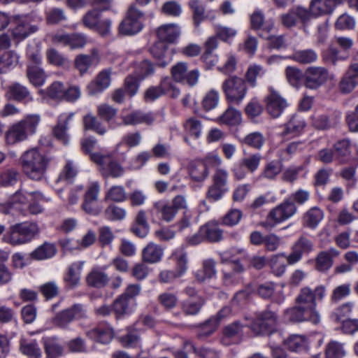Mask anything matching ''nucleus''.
<instances>
[{
	"mask_svg": "<svg viewBox=\"0 0 358 358\" xmlns=\"http://www.w3.org/2000/svg\"><path fill=\"white\" fill-rule=\"evenodd\" d=\"M65 87L62 83L53 82L46 89V95L52 99L62 101L64 99Z\"/></svg>",
	"mask_w": 358,
	"mask_h": 358,
	"instance_id": "63",
	"label": "nucleus"
},
{
	"mask_svg": "<svg viewBox=\"0 0 358 358\" xmlns=\"http://www.w3.org/2000/svg\"><path fill=\"white\" fill-rule=\"evenodd\" d=\"M346 355L344 343L329 341L325 347V358H343Z\"/></svg>",
	"mask_w": 358,
	"mask_h": 358,
	"instance_id": "49",
	"label": "nucleus"
},
{
	"mask_svg": "<svg viewBox=\"0 0 358 358\" xmlns=\"http://www.w3.org/2000/svg\"><path fill=\"white\" fill-rule=\"evenodd\" d=\"M143 15L141 11L131 6L127 11L126 17L119 26L120 33L122 35H133L139 32L143 27L140 21Z\"/></svg>",
	"mask_w": 358,
	"mask_h": 358,
	"instance_id": "11",
	"label": "nucleus"
},
{
	"mask_svg": "<svg viewBox=\"0 0 358 358\" xmlns=\"http://www.w3.org/2000/svg\"><path fill=\"white\" fill-rule=\"evenodd\" d=\"M163 95H167L171 98H176L180 94V90L177 88L172 79L169 77L163 78L159 85Z\"/></svg>",
	"mask_w": 358,
	"mask_h": 358,
	"instance_id": "61",
	"label": "nucleus"
},
{
	"mask_svg": "<svg viewBox=\"0 0 358 358\" xmlns=\"http://www.w3.org/2000/svg\"><path fill=\"white\" fill-rule=\"evenodd\" d=\"M357 85L352 68L350 66L338 83V90L343 94H348L354 90Z\"/></svg>",
	"mask_w": 358,
	"mask_h": 358,
	"instance_id": "47",
	"label": "nucleus"
},
{
	"mask_svg": "<svg viewBox=\"0 0 358 358\" xmlns=\"http://www.w3.org/2000/svg\"><path fill=\"white\" fill-rule=\"evenodd\" d=\"M153 210L160 214L161 218L166 222H171L176 217V209L165 201H158L154 203Z\"/></svg>",
	"mask_w": 358,
	"mask_h": 358,
	"instance_id": "38",
	"label": "nucleus"
},
{
	"mask_svg": "<svg viewBox=\"0 0 358 358\" xmlns=\"http://www.w3.org/2000/svg\"><path fill=\"white\" fill-rule=\"evenodd\" d=\"M173 78L176 82H184L190 86L195 85L199 80V71L196 69L187 71L186 62H178L171 68Z\"/></svg>",
	"mask_w": 358,
	"mask_h": 358,
	"instance_id": "15",
	"label": "nucleus"
},
{
	"mask_svg": "<svg viewBox=\"0 0 358 358\" xmlns=\"http://www.w3.org/2000/svg\"><path fill=\"white\" fill-rule=\"evenodd\" d=\"M27 77L29 83L35 87L42 86L46 78L45 71L38 66H28Z\"/></svg>",
	"mask_w": 358,
	"mask_h": 358,
	"instance_id": "45",
	"label": "nucleus"
},
{
	"mask_svg": "<svg viewBox=\"0 0 358 358\" xmlns=\"http://www.w3.org/2000/svg\"><path fill=\"white\" fill-rule=\"evenodd\" d=\"M205 303L201 296H197L195 299H189L182 302V310L187 315L198 314Z\"/></svg>",
	"mask_w": 358,
	"mask_h": 358,
	"instance_id": "50",
	"label": "nucleus"
},
{
	"mask_svg": "<svg viewBox=\"0 0 358 358\" xmlns=\"http://www.w3.org/2000/svg\"><path fill=\"white\" fill-rule=\"evenodd\" d=\"M185 132L194 138H199L201 136L203 125L201 120L196 117H189L183 123Z\"/></svg>",
	"mask_w": 358,
	"mask_h": 358,
	"instance_id": "52",
	"label": "nucleus"
},
{
	"mask_svg": "<svg viewBox=\"0 0 358 358\" xmlns=\"http://www.w3.org/2000/svg\"><path fill=\"white\" fill-rule=\"evenodd\" d=\"M8 94L9 97L15 101L29 103L34 100L29 89L19 83H13L8 87Z\"/></svg>",
	"mask_w": 358,
	"mask_h": 358,
	"instance_id": "23",
	"label": "nucleus"
},
{
	"mask_svg": "<svg viewBox=\"0 0 358 358\" xmlns=\"http://www.w3.org/2000/svg\"><path fill=\"white\" fill-rule=\"evenodd\" d=\"M171 258L176 263V271L178 275H183L188 268V255L182 248L176 249L171 255Z\"/></svg>",
	"mask_w": 358,
	"mask_h": 358,
	"instance_id": "39",
	"label": "nucleus"
},
{
	"mask_svg": "<svg viewBox=\"0 0 358 358\" xmlns=\"http://www.w3.org/2000/svg\"><path fill=\"white\" fill-rule=\"evenodd\" d=\"M329 78L328 71L320 66L307 69L304 74L305 86L309 89H317L323 85Z\"/></svg>",
	"mask_w": 358,
	"mask_h": 358,
	"instance_id": "17",
	"label": "nucleus"
},
{
	"mask_svg": "<svg viewBox=\"0 0 358 358\" xmlns=\"http://www.w3.org/2000/svg\"><path fill=\"white\" fill-rule=\"evenodd\" d=\"M91 158L94 162L101 166L102 176L117 178L124 173V169L122 166L113 160L109 155L94 153L91 155Z\"/></svg>",
	"mask_w": 358,
	"mask_h": 358,
	"instance_id": "12",
	"label": "nucleus"
},
{
	"mask_svg": "<svg viewBox=\"0 0 358 358\" xmlns=\"http://www.w3.org/2000/svg\"><path fill=\"white\" fill-rule=\"evenodd\" d=\"M338 255L339 252L334 248L319 252L315 258V269L320 272L328 271L333 266L334 258Z\"/></svg>",
	"mask_w": 358,
	"mask_h": 358,
	"instance_id": "21",
	"label": "nucleus"
},
{
	"mask_svg": "<svg viewBox=\"0 0 358 358\" xmlns=\"http://www.w3.org/2000/svg\"><path fill=\"white\" fill-rule=\"evenodd\" d=\"M296 212V204L290 199H285L269 211L266 220L260 225L266 229H272L277 224L294 216Z\"/></svg>",
	"mask_w": 358,
	"mask_h": 358,
	"instance_id": "4",
	"label": "nucleus"
},
{
	"mask_svg": "<svg viewBox=\"0 0 358 358\" xmlns=\"http://www.w3.org/2000/svg\"><path fill=\"white\" fill-rule=\"evenodd\" d=\"M45 352L48 358H55L63 354V347L55 337L43 338Z\"/></svg>",
	"mask_w": 358,
	"mask_h": 358,
	"instance_id": "44",
	"label": "nucleus"
},
{
	"mask_svg": "<svg viewBox=\"0 0 358 358\" xmlns=\"http://www.w3.org/2000/svg\"><path fill=\"white\" fill-rule=\"evenodd\" d=\"M40 122L39 115L31 114L13 124L5 134L6 143L8 145H13L27 140L29 136L36 133Z\"/></svg>",
	"mask_w": 358,
	"mask_h": 358,
	"instance_id": "2",
	"label": "nucleus"
},
{
	"mask_svg": "<svg viewBox=\"0 0 358 358\" xmlns=\"http://www.w3.org/2000/svg\"><path fill=\"white\" fill-rule=\"evenodd\" d=\"M335 9L333 0H311L307 8L309 21L314 17L331 15Z\"/></svg>",
	"mask_w": 358,
	"mask_h": 358,
	"instance_id": "19",
	"label": "nucleus"
},
{
	"mask_svg": "<svg viewBox=\"0 0 358 358\" xmlns=\"http://www.w3.org/2000/svg\"><path fill=\"white\" fill-rule=\"evenodd\" d=\"M73 116V113L61 115L59 117L57 124L54 128L53 131L55 136L64 145L68 144L69 142V136L67 134V125Z\"/></svg>",
	"mask_w": 358,
	"mask_h": 358,
	"instance_id": "28",
	"label": "nucleus"
},
{
	"mask_svg": "<svg viewBox=\"0 0 358 358\" xmlns=\"http://www.w3.org/2000/svg\"><path fill=\"white\" fill-rule=\"evenodd\" d=\"M43 199V195L38 191L29 192L20 187L10 197L6 203L1 206L0 210L3 214L15 216L19 215V207H26L31 201H40Z\"/></svg>",
	"mask_w": 358,
	"mask_h": 358,
	"instance_id": "3",
	"label": "nucleus"
},
{
	"mask_svg": "<svg viewBox=\"0 0 358 358\" xmlns=\"http://www.w3.org/2000/svg\"><path fill=\"white\" fill-rule=\"evenodd\" d=\"M298 20L302 22L303 28L306 29V25L309 22L307 8L296 6L280 16L282 24L287 28L296 26Z\"/></svg>",
	"mask_w": 358,
	"mask_h": 358,
	"instance_id": "16",
	"label": "nucleus"
},
{
	"mask_svg": "<svg viewBox=\"0 0 358 358\" xmlns=\"http://www.w3.org/2000/svg\"><path fill=\"white\" fill-rule=\"evenodd\" d=\"M251 28L259 33H270L275 27L272 20H264V15L260 10H256L250 16Z\"/></svg>",
	"mask_w": 358,
	"mask_h": 358,
	"instance_id": "25",
	"label": "nucleus"
},
{
	"mask_svg": "<svg viewBox=\"0 0 358 358\" xmlns=\"http://www.w3.org/2000/svg\"><path fill=\"white\" fill-rule=\"evenodd\" d=\"M20 57L14 50H9L0 55V73H6L15 68Z\"/></svg>",
	"mask_w": 358,
	"mask_h": 358,
	"instance_id": "37",
	"label": "nucleus"
},
{
	"mask_svg": "<svg viewBox=\"0 0 358 358\" xmlns=\"http://www.w3.org/2000/svg\"><path fill=\"white\" fill-rule=\"evenodd\" d=\"M292 58L299 63L306 64L315 62L317 55L314 50L307 49L295 52Z\"/></svg>",
	"mask_w": 358,
	"mask_h": 358,
	"instance_id": "59",
	"label": "nucleus"
},
{
	"mask_svg": "<svg viewBox=\"0 0 358 358\" xmlns=\"http://www.w3.org/2000/svg\"><path fill=\"white\" fill-rule=\"evenodd\" d=\"M216 262L213 259L203 260L200 269L194 273L196 280L199 282H203L216 275Z\"/></svg>",
	"mask_w": 358,
	"mask_h": 358,
	"instance_id": "26",
	"label": "nucleus"
},
{
	"mask_svg": "<svg viewBox=\"0 0 358 358\" xmlns=\"http://www.w3.org/2000/svg\"><path fill=\"white\" fill-rule=\"evenodd\" d=\"M200 233L212 243L219 242L223 238L222 230L215 222H209L200 228Z\"/></svg>",
	"mask_w": 358,
	"mask_h": 358,
	"instance_id": "35",
	"label": "nucleus"
},
{
	"mask_svg": "<svg viewBox=\"0 0 358 358\" xmlns=\"http://www.w3.org/2000/svg\"><path fill=\"white\" fill-rule=\"evenodd\" d=\"M282 170V161L273 160L266 164L260 174V177L268 180H273L280 173Z\"/></svg>",
	"mask_w": 358,
	"mask_h": 358,
	"instance_id": "48",
	"label": "nucleus"
},
{
	"mask_svg": "<svg viewBox=\"0 0 358 358\" xmlns=\"http://www.w3.org/2000/svg\"><path fill=\"white\" fill-rule=\"evenodd\" d=\"M188 171L191 178L196 182L205 180L209 174L208 169L201 159L191 162L188 166Z\"/></svg>",
	"mask_w": 358,
	"mask_h": 358,
	"instance_id": "31",
	"label": "nucleus"
},
{
	"mask_svg": "<svg viewBox=\"0 0 358 358\" xmlns=\"http://www.w3.org/2000/svg\"><path fill=\"white\" fill-rule=\"evenodd\" d=\"M83 264V262H76L68 267L64 279L69 287L73 288L79 285Z\"/></svg>",
	"mask_w": 358,
	"mask_h": 358,
	"instance_id": "32",
	"label": "nucleus"
},
{
	"mask_svg": "<svg viewBox=\"0 0 358 358\" xmlns=\"http://www.w3.org/2000/svg\"><path fill=\"white\" fill-rule=\"evenodd\" d=\"M314 250V243L308 237L302 235L293 243L291 252L287 255L286 260L289 265L299 262L303 255L309 254Z\"/></svg>",
	"mask_w": 358,
	"mask_h": 358,
	"instance_id": "9",
	"label": "nucleus"
},
{
	"mask_svg": "<svg viewBox=\"0 0 358 358\" xmlns=\"http://www.w3.org/2000/svg\"><path fill=\"white\" fill-rule=\"evenodd\" d=\"M2 239L3 241L12 246H17L27 243L17 224L9 227L8 231L3 235Z\"/></svg>",
	"mask_w": 358,
	"mask_h": 358,
	"instance_id": "42",
	"label": "nucleus"
},
{
	"mask_svg": "<svg viewBox=\"0 0 358 358\" xmlns=\"http://www.w3.org/2000/svg\"><path fill=\"white\" fill-rule=\"evenodd\" d=\"M113 310L117 319L129 313V301L120 295L113 303Z\"/></svg>",
	"mask_w": 358,
	"mask_h": 358,
	"instance_id": "58",
	"label": "nucleus"
},
{
	"mask_svg": "<svg viewBox=\"0 0 358 358\" xmlns=\"http://www.w3.org/2000/svg\"><path fill=\"white\" fill-rule=\"evenodd\" d=\"M56 252V248L53 244L45 243L31 252L30 257L36 260H43L52 257Z\"/></svg>",
	"mask_w": 358,
	"mask_h": 358,
	"instance_id": "46",
	"label": "nucleus"
},
{
	"mask_svg": "<svg viewBox=\"0 0 358 358\" xmlns=\"http://www.w3.org/2000/svg\"><path fill=\"white\" fill-rule=\"evenodd\" d=\"M86 336L101 343L108 344L113 338V331L108 324H99L96 328L87 331Z\"/></svg>",
	"mask_w": 358,
	"mask_h": 358,
	"instance_id": "24",
	"label": "nucleus"
},
{
	"mask_svg": "<svg viewBox=\"0 0 358 358\" xmlns=\"http://www.w3.org/2000/svg\"><path fill=\"white\" fill-rule=\"evenodd\" d=\"M242 143L253 148L260 150L265 143V138L260 132H253L247 135Z\"/></svg>",
	"mask_w": 358,
	"mask_h": 358,
	"instance_id": "64",
	"label": "nucleus"
},
{
	"mask_svg": "<svg viewBox=\"0 0 358 358\" xmlns=\"http://www.w3.org/2000/svg\"><path fill=\"white\" fill-rule=\"evenodd\" d=\"M20 351L30 358H39L41 351L36 342H27L24 339L20 341Z\"/></svg>",
	"mask_w": 358,
	"mask_h": 358,
	"instance_id": "60",
	"label": "nucleus"
},
{
	"mask_svg": "<svg viewBox=\"0 0 358 358\" xmlns=\"http://www.w3.org/2000/svg\"><path fill=\"white\" fill-rule=\"evenodd\" d=\"M220 123L235 125L241 121V115L240 112L231 107H229L225 112L217 118Z\"/></svg>",
	"mask_w": 358,
	"mask_h": 358,
	"instance_id": "54",
	"label": "nucleus"
},
{
	"mask_svg": "<svg viewBox=\"0 0 358 358\" xmlns=\"http://www.w3.org/2000/svg\"><path fill=\"white\" fill-rule=\"evenodd\" d=\"M158 38L162 42L173 43L180 36V27L176 24L161 26L157 31Z\"/></svg>",
	"mask_w": 358,
	"mask_h": 358,
	"instance_id": "30",
	"label": "nucleus"
},
{
	"mask_svg": "<svg viewBox=\"0 0 358 358\" xmlns=\"http://www.w3.org/2000/svg\"><path fill=\"white\" fill-rule=\"evenodd\" d=\"M100 186L97 182H92L87 188L82 203V209L89 215H97L101 208L97 205Z\"/></svg>",
	"mask_w": 358,
	"mask_h": 358,
	"instance_id": "14",
	"label": "nucleus"
},
{
	"mask_svg": "<svg viewBox=\"0 0 358 358\" xmlns=\"http://www.w3.org/2000/svg\"><path fill=\"white\" fill-rule=\"evenodd\" d=\"M20 173L15 169H5L0 173V186L9 187L17 183Z\"/></svg>",
	"mask_w": 358,
	"mask_h": 358,
	"instance_id": "57",
	"label": "nucleus"
},
{
	"mask_svg": "<svg viewBox=\"0 0 358 358\" xmlns=\"http://www.w3.org/2000/svg\"><path fill=\"white\" fill-rule=\"evenodd\" d=\"M324 218V212L318 207H312L303 216L304 227L315 229Z\"/></svg>",
	"mask_w": 358,
	"mask_h": 358,
	"instance_id": "36",
	"label": "nucleus"
},
{
	"mask_svg": "<svg viewBox=\"0 0 358 358\" xmlns=\"http://www.w3.org/2000/svg\"><path fill=\"white\" fill-rule=\"evenodd\" d=\"M30 17L28 16H22L15 19V27L12 29L13 37L22 41L26 38L30 34L38 30V27L30 24Z\"/></svg>",
	"mask_w": 358,
	"mask_h": 358,
	"instance_id": "18",
	"label": "nucleus"
},
{
	"mask_svg": "<svg viewBox=\"0 0 358 358\" xmlns=\"http://www.w3.org/2000/svg\"><path fill=\"white\" fill-rule=\"evenodd\" d=\"M222 88L227 101L234 104H240L247 93L245 81L237 76H231L225 80Z\"/></svg>",
	"mask_w": 358,
	"mask_h": 358,
	"instance_id": "6",
	"label": "nucleus"
},
{
	"mask_svg": "<svg viewBox=\"0 0 358 358\" xmlns=\"http://www.w3.org/2000/svg\"><path fill=\"white\" fill-rule=\"evenodd\" d=\"M326 292L327 287L324 285H317L314 289L303 287L295 299L296 306L317 305V301H322L324 299Z\"/></svg>",
	"mask_w": 358,
	"mask_h": 358,
	"instance_id": "10",
	"label": "nucleus"
},
{
	"mask_svg": "<svg viewBox=\"0 0 358 358\" xmlns=\"http://www.w3.org/2000/svg\"><path fill=\"white\" fill-rule=\"evenodd\" d=\"M163 255V248L160 245L150 242L143 248L142 259L145 262L155 264L162 259Z\"/></svg>",
	"mask_w": 358,
	"mask_h": 358,
	"instance_id": "29",
	"label": "nucleus"
},
{
	"mask_svg": "<svg viewBox=\"0 0 358 358\" xmlns=\"http://www.w3.org/2000/svg\"><path fill=\"white\" fill-rule=\"evenodd\" d=\"M278 322L277 314L273 311L265 310L255 313V317L248 327L256 336L269 335L276 331Z\"/></svg>",
	"mask_w": 358,
	"mask_h": 358,
	"instance_id": "5",
	"label": "nucleus"
},
{
	"mask_svg": "<svg viewBox=\"0 0 358 358\" xmlns=\"http://www.w3.org/2000/svg\"><path fill=\"white\" fill-rule=\"evenodd\" d=\"M244 268L239 262H231L229 268L222 271V282L225 286L234 285L238 282V274L242 273Z\"/></svg>",
	"mask_w": 358,
	"mask_h": 358,
	"instance_id": "27",
	"label": "nucleus"
},
{
	"mask_svg": "<svg viewBox=\"0 0 358 358\" xmlns=\"http://www.w3.org/2000/svg\"><path fill=\"white\" fill-rule=\"evenodd\" d=\"M287 348L292 352H308L309 349L307 338L301 335H292L285 342Z\"/></svg>",
	"mask_w": 358,
	"mask_h": 358,
	"instance_id": "40",
	"label": "nucleus"
},
{
	"mask_svg": "<svg viewBox=\"0 0 358 358\" xmlns=\"http://www.w3.org/2000/svg\"><path fill=\"white\" fill-rule=\"evenodd\" d=\"M108 275L98 269L92 270L86 277V282L90 287L101 288L108 285Z\"/></svg>",
	"mask_w": 358,
	"mask_h": 358,
	"instance_id": "41",
	"label": "nucleus"
},
{
	"mask_svg": "<svg viewBox=\"0 0 358 358\" xmlns=\"http://www.w3.org/2000/svg\"><path fill=\"white\" fill-rule=\"evenodd\" d=\"M122 119L125 125H136L139 124L151 125L155 122V117L152 113L135 110L127 115H122Z\"/></svg>",
	"mask_w": 358,
	"mask_h": 358,
	"instance_id": "20",
	"label": "nucleus"
},
{
	"mask_svg": "<svg viewBox=\"0 0 358 358\" xmlns=\"http://www.w3.org/2000/svg\"><path fill=\"white\" fill-rule=\"evenodd\" d=\"M285 253L273 255L270 259V266L272 273L278 277L282 276L286 271L287 266L282 257L286 258Z\"/></svg>",
	"mask_w": 358,
	"mask_h": 358,
	"instance_id": "53",
	"label": "nucleus"
},
{
	"mask_svg": "<svg viewBox=\"0 0 358 358\" xmlns=\"http://www.w3.org/2000/svg\"><path fill=\"white\" fill-rule=\"evenodd\" d=\"M85 317H86V311L83 306L81 304H75L57 314L52 319V322L56 327L64 328L73 320Z\"/></svg>",
	"mask_w": 358,
	"mask_h": 358,
	"instance_id": "13",
	"label": "nucleus"
},
{
	"mask_svg": "<svg viewBox=\"0 0 358 358\" xmlns=\"http://www.w3.org/2000/svg\"><path fill=\"white\" fill-rule=\"evenodd\" d=\"M188 6L193 15V21L196 27L206 19V5L202 0H189Z\"/></svg>",
	"mask_w": 358,
	"mask_h": 358,
	"instance_id": "43",
	"label": "nucleus"
},
{
	"mask_svg": "<svg viewBox=\"0 0 358 358\" xmlns=\"http://www.w3.org/2000/svg\"><path fill=\"white\" fill-rule=\"evenodd\" d=\"M306 127L304 118L300 115H294L286 124V134H298Z\"/></svg>",
	"mask_w": 358,
	"mask_h": 358,
	"instance_id": "55",
	"label": "nucleus"
},
{
	"mask_svg": "<svg viewBox=\"0 0 358 358\" xmlns=\"http://www.w3.org/2000/svg\"><path fill=\"white\" fill-rule=\"evenodd\" d=\"M259 36L268 41V46L269 48L280 50L285 48L287 44L282 35H270L269 33H259Z\"/></svg>",
	"mask_w": 358,
	"mask_h": 358,
	"instance_id": "62",
	"label": "nucleus"
},
{
	"mask_svg": "<svg viewBox=\"0 0 358 358\" xmlns=\"http://www.w3.org/2000/svg\"><path fill=\"white\" fill-rule=\"evenodd\" d=\"M265 103L267 113L273 118L279 117L288 106L287 100L273 87L268 88Z\"/></svg>",
	"mask_w": 358,
	"mask_h": 358,
	"instance_id": "8",
	"label": "nucleus"
},
{
	"mask_svg": "<svg viewBox=\"0 0 358 358\" xmlns=\"http://www.w3.org/2000/svg\"><path fill=\"white\" fill-rule=\"evenodd\" d=\"M285 315L290 321L294 322H309L316 325L321 320L320 314L317 310V305L295 306L287 310Z\"/></svg>",
	"mask_w": 358,
	"mask_h": 358,
	"instance_id": "7",
	"label": "nucleus"
},
{
	"mask_svg": "<svg viewBox=\"0 0 358 358\" xmlns=\"http://www.w3.org/2000/svg\"><path fill=\"white\" fill-rule=\"evenodd\" d=\"M166 50V45L160 40L150 48V53L159 60L157 63L159 66L165 67L168 64V61L164 59Z\"/></svg>",
	"mask_w": 358,
	"mask_h": 358,
	"instance_id": "56",
	"label": "nucleus"
},
{
	"mask_svg": "<svg viewBox=\"0 0 358 358\" xmlns=\"http://www.w3.org/2000/svg\"><path fill=\"white\" fill-rule=\"evenodd\" d=\"M50 162L51 157L36 148L24 152L20 157L22 173L35 181L45 178Z\"/></svg>",
	"mask_w": 358,
	"mask_h": 358,
	"instance_id": "1",
	"label": "nucleus"
},
{
	"mask_svg": "<svg viewBox=\"0 0 358 358\" xmlns=\"http://www.w3.org/2000/svg\"><path fill=\"white\" fill-rule=\"evenodd\" d=\"M27 243L31 241L40 231L38 225L36 222H21L17 224Z\"/></svg>",
	"mask_w": 358,
	"mask_h": 358,
	"instance_id": "51",
	"label": "nucleus"
},
{
	"mask_svg": "<svg viewBox=\"0 0 358 358\" xmlns=\"http://www.w3.org/2000/svg\"><path fill=\"white\" fill-rule=\"evenodd\" d=\"M110 69H106L101 71L96 76V79L92 81L87 86L88 92L90 95H94L100 93L110 85Z\"/></svg>",
	"mask_w": 358,
	"mask_h": 358,
	"instance_id": "22",
	"label": "nucleus"
},
{
	"mask_svg": "<svg viewBox=\"0 0 358 358\" xmlns=\"http://www.w3.org/2000/svg\"><path fill=\"white\" fill-rule=\"evenodd\" d=\"M98 61L97 52L94 50L90 55H78L76 56L74 64L76 68L79 71L80 73L83 75L86 73L87 70Z\"/></svg>",
	"mask_w": 358,
	"mask_h": 358,
	"instance_id": "33",
	"label": "nucleus"
},
{
	"mask_svg": "<svg viewBox=\"0 0 358 358\" xmlns=\"http://www.w3.org/2000/svg\"><path fill=\"white\" fill-rule=\"evenodd\" d=\"M243 325L238 321L232 322L224 327L221 342L225 345H231L232 340L240 336L243 331Z\"/></svg>",
	"mask_w": 358,
	"mask_h": 358,
	"instance_id": "34",
	"label": "nucleus"
}]
</instances>
